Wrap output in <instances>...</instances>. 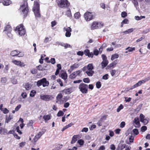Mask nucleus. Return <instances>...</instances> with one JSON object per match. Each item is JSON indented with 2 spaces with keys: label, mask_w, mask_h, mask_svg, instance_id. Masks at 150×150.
<instances>
[{
  "label": "nucleus",
  "mask_w": 150,
  "mask_h": 150,
  "mask_svg": "<svg viewBox=\"0 0 150 150\" xmlns=\"http://www.w3.org/2000/svg\"><path fill=\"white\" fill-rule=\"evenodd\" d=\"M58 6L61 8L67 7L69 5L67 0H60L57 3Z\"/></svg>",
  "instance_id": "nucleus-9"
},
{
  "label": "nucleus",
  "mask_w": 150,
  "mask_h": 150,
  "mask_svg": "<svg viewBox=\"0 0 150 150\" xmlns=\"http://www.w3.org/2000/svg\"><path fill=\"white\" fill-rule=\"evenodd\" d=\"M140 121L144 125H146L148 122V119L145 118L144 116L142 114L140 115Z\"/></svg>",
  "instance_id": "nucleus-16"
},
{
  "label": "nucleus",
  "mask_w": 150,
  "mask_h": 150,
  "mask_svg": "<svg viewBox=\"0 0 150 150\" xmlns=\"http://www.w3.org/2000/svg\"><path fill=\"white\" fill-rule=\"evenodd\" d=\"M128 21L127 19L124 20L121 23V27H122L124 24H128Z\"/></svg>",
  "instance_id": "nucleus-36"
},
{
  "label": "nucleus",
  "mask_w": 150,
  "mask_h": 150,
  "mask_svg": "<svg viewBox=\"0 0 150 150\" xmlns=\"http://www.w3.org/2000/svg\"><path fill=\"white\" fill-rule=\"evenodd\" d=\"M134 30L133 28H131L128 29L127 30L123 32V33L125 34H127L129 33L132 32Z\"/></svg>",
  "instance_id": "nucleus-33"
},
{
  "label": "nucleus",
  "mask_w": 150,
  "mask_h": 150,
  "mask_svg": "<svg viewBox=\"0 0 150 150\" xmlns=\"http://www.w3.org/2000/svg\"><path fill=\"white\" fill-rule=\"evenodd\" d=\"M145 17L144 16H135L134 17L135 19L137 20H139L142 19V18H144Z\"/></svg>",
  "instance_id": "nucleus-38"
},
{
  "label": "nucleus",
  "mask_w": 150,
  "mask_h": 150,
  "mask_svg": "<svg viewBox=\"0 0 150 150\" xmlns=\"http://www.w3.org/2000/svg\"><path fill=\"white\" fill-rule=\"evenodd\" d=\"M100 6L102 8L104 9L105 8V4L104 3H100Z\"/></svg>",
  "instance_id": "nucleus-58"
},
{
  "label": "nucleus",
  "mask_w": 150,
  "mask_h": 150,
  "mask_svg": "<svg viewBox=\"0 0 150 150\" xmlns=\"http://www.w3.org/2000/svg\"><path fill=\"white\" fill-rule=\"evenodd\" d=\"M64 115L63 112L61 110L59 111L58 112L57 114V116L58 117H60L61 116H63Z\"/></svg>",
  "instance_id": "nucleus-50"
},
{
  "label": "nucleus",
  "mask_w": 150,
  "mask_h": 150,
  "mask_svg": "<svg viewBox=\"0 0 150 150\" xmlns=\"http://www.w3.org/2000/svg\"><path fill=\"white\" fill-rule=\"evenodd\" d=\"M80 65L79 63H75L70 67V69L68 70V72L71 73V72L75 69L78 68Z\"/></svg>",
  "instance_id": "nucleus-17"
},
{
  "label": "nucleus",
  "mask_w": 150,
  "mask_h": 150,
  "mask_svg": "<svg viewBox=\"0 0 150 150\" xmlns=\"http://www.w3.org/2000/svg\"><path fill=\"white\" fill-rule=\"evenodd\" d=\"M33 122V120H31L29 121L27 123V126L28 127H31L32 126Z\"/></svg>",
  "instance_id": "nucleus-52"
},
{
  "label": "nucleus",
  "mask_w": 150,
  "mask_h": 150,
  "mask_svg": "<svg viewBox=\"0 0 150 150\" xmlns=\"http://www.w3.org/2000/svg\"><path fill=\"white\" fill-rule=\"evenodd\" d=\"M36 68L38 70L40 71H42L45 70V69L42 67V66L41 65H40L38 66H37Z\"/></svg>",
  "instance_id": "nucleus-48"
},
{
  "label": "nucleus",
  "mask_w": 150,
  "mask_h": 150,
  "mask_svg": "<svg viewBox=\"0 0 150 150\" xmlns=\"http://www.w3.org/2000/svg\"><path fill=\"white\" fill-rule=\"evenodd\" d=\"M13 118V116L11 114H9V115H6V117L5 122L8 123Z\"/></svg>",
  "instance_id": "nucleus-21"
},
{
  "label": "nucleus",
  "mask_w": 150,
  "mask_h": 150,
  "mask_svg": "<svg viewBox=\"0 0 150 150\" xmlns=\"http://www.w3.org/2000/svg\"><path fill=\"white\" fill-rule=\"evenodd\" d=\"M61 77L64 80L66 79L67 78V74L66 72H63L61 74Z\"/></svg>",
  "instance_id": "nucleus-29"
},
{
  "label": "nucleus",
  "mask_w": 150,
  "mask_h": 150,
  "mask_svg": "<svg viewBox=\"0 0 150 150\" xmlns=\"http://www.w3.org/2000/svg\"><path fill=\"white\" fill-rule=\"evenodd\" d=\"M125 122L123 121L121 123L120 125V127L121 128H122L125 127Z\"/></svg>",
  "instance_id": "nucleus-63"
},
{
  "label": "nucleus",
  "mask_w": 150,
  "mask_h": 150,
  "mask_svg": "<svg viewBox=\"0 0 150 150\" xmlns=\"http://www.w3.org/2000/svg\"><path fill=\"white\" fill-rule=\"evenodd\" d=\"M150 79V76L147 77L145 78L144 79L140 81H138L136 84L130 87H127L124 90V92L126 93L129 91L130 90L133 89V88H136L137 87L140 86L142 83H144L148 81Z\"/></svg>",
  "instance_id": "nucleus-1"
},
{
  "label": "nucleus",
  "mask_w": 150,
  "mask_h": 150,
  "mask_svg": "<svg viewBox=\"0 0 150 150\" xmlns=\"http://www.w3.org/2000/svg\"><path fill=\"white\" fill-rule=\"evenodd\" d=\"M40 98L42 100L45 101H49L52 100L53 98V97L52 96L45 95H40Z\"/></svg>",
  "instance_id": "nucleus-14"
},
{
  "label": "nucleus",
  "mask_w": 150,
  "mask_h": 150,
  "mask_svg": "<svg viewBox=\"0 0 150 150\" xmlns=\"http://www.w3.org/2000/svg\"><path fill=\"white\" fill-rule=\"evenodd\" d=\"M74 17L76 19H79L80 17V14L79 12L76 13L74 15Z\"/></svg>",
  "instance_id": "nucleus-40"
},
{
  "label": "nucleus",
  "mask_w": 150,
  "mask_h": 150,
  "mask_svg": "<svg viewBox=\"0 0 150 150\" xmlns=\"http://www.w3.org/2000/svg\"><path fill=\"white\" fill-rule=\"evenodd\" d=\"M15 30L20 36L24 35L26 33V30L22 24H21L17 26Z\"/></svg>",
  "instance_id": "nucleus-3"
},
{
  "label": "nucleus",
  "mask_w": 150,
  "mask_h": 150,
  "mask_svg": "<svg viewBox=\"0 0 150 150\" xmlns=\"http://www.w3.org/2000/svg\"><path fill=\"white\" fill-rule=\"evenodd\" d=\"M87 70H93V64H89L87 66Z\"/></svg>",
  "instance_id": "nucleus-31"
},
{
  "label": "nucleus",
  "mask_w": 150,
  "mask_h": 150,
  "mask_svg": "<svg viewBox=\"0 0 150 150\" xmlns=\"http://www.w3.org/2000/svg\"><path fill=\"white\" fill-rule=\"evenodd\" d=\"M103 26V24L101 23L98 22L96 21L93 22L91 26L92 30H94L101 28Z\"/></svg>",
  "instance_id": "nucleus-8"
},
{
  "label": "nucleus",
  "mask_w": 150,
  "mask_h": 150,
  "mask_svg": "<svg viewBox=\"0 0 150 150\" xmlns=\"http://www.w3.org/2000/svg\"><path fill=\"white\" fill-rule=\"evenodd\" d=\"M7 81L6 79V78L3 77L1 78V83H5Z\"/></svg>",
  "instance_id": "nucleus-49"
},
{
  "label": "nucleus",
  "mask_w": 150,
  "mask_h": 150,
  "mask_svg": "<svg viewBox=\"0 0 150 150\" xmlns=\"http://www.w3.org/2000/svg\"><path fill=\"white\" fill-rule=\"evenodd\" d=\"M125 101L126 102H129L132 99L130 97H129L128 98L127 97H125Z\"/></svg>",
  "instance_id": "nucleus-62"
},
{
  "label": "nucleus",
  "mask_w": 150,
  "mask_h": 150,
  "mask_svg": "<svg viewBox=\"0 0 150 150\" xmlns=\"http://www.w3.org/2000/svg\"><path fill=\"white\" fill-rule=\"evenodd\" d=\"M33 10L36 17H40V15L39 12V4L38 2H34Z\"/></svg>",
  "instance_id": "nucleus-4"
},
{
  "label": "nucleus",
  "mask_w": 150,
  "mask_h": 150,
  "mask_svg": "<svg viewBox=\"0 0 150 150\" xmlns=\"http://www.w3.org/2000/svg\"><path fill=\"white\" fill-rule=\"evenodd\" d=\"M32 86V84L30 83H27L25 84V87L27 90H30Z\"/></svg>",
  "instance_id": "nucleus-23"
},
{
  "label": "nucleus",
  "mask_w": 150,
  "mask_h": 150,
  "mask_svg": "<svg viewBox=\"0 0 150 150\" xmlns=\"http://www.w3.org/2000/svg\"><path fill=\"white\" fill-rule=\"evenodd\" d=\"M108 64L105 63H103V62H101V68L103 69H104L106 66Z\"/></svg>",
  "instance_id": "nucleus-53"
},
{
  "label": "nucleus",
  "mask_w": 150,
  "mask_h": 150,
  "mask_svg": "<svg viewBox=\"0 0 150 150\" xmlns=\"http://www.w3.org/2000/svg\"><path fill=\"white\" fill-rule=\"evenodd\" d=\"M126 144H120L119 146V148L120 150H122L125 148Z\"/></svg>",
  "instance_id": "nucleus-37"
},
{
  "label": "nucleus",
  "mask_w": 150,
  "mask_h": 150,
  "mask_svg": "<svg viewBox=\"0 0 150 150\" xmlns=\"http://www.w3.org/2000/svg\"><path fill=\"white\" fill-rule=\"evenodd\" d=\"M43 118L45 121H47L50 119V116L49 115H45L43 117Z\"/></svg>",
  "instance_id": "nucleus-35"
},
{
  "label": "nucleus",
  "mask_w": 150,
  "mask_h": 150,
  "mask_svg": "<svg viewBox=\"0 0 150 150\" xmlns=\"http://www.w3.org/2000/svg\"><path fill=\"white\" fill-rule=\"evenodd\" d=\"M77 143L81 146L83 145L84 143V142L82 139H79L77 141Z\"/></svg>",
  "instance_id": "nucleus-43"
},
{
  "label": "nucleus",
  "mask_w": 150,
  "mask_h": 150,
  "mask_svg": "<svg viewBox=\"0 0 150 150\" xmlns=\"http://www.w3.org/2000/svg\"><path fill=\"white\" fill-rule=\"evenodd\" d=\"M12 30V28L10 25H7L5 28L4 31L6 32L8 36L10 38L12 37V35L11 34V32Z\"/></svg>",
  "instance_id": "nucleus-11"
},
{
  "label": "nucleus",
  "mask_w": 150,
  "mask_h": 150,
  "mask_svg": "<svg viewBox=\"0 0 150 150\" xmlns=\"http://www.w3.org/2000/svg\"><path fill=\"white\" fill-rule=\"evenodd\" d=\"M84 53L86 55L88 56V57H92L93 56V54L92 52L90 53L89 50L88 49L84 51Z\"/></svg>",
  "instance_id": "nucleus-22"
},
{
  "label": "nucleus",
  "mask_w": 150,
  "mask_h": 150,
  "mask_svg": "<svg viewBox=\"0 0 150 150\" xmlns=\"http://www.w3.org/2000/svg\"><path fill=\"white\" fill-rule=\"evenodd\" d=\"M117 60H115L112 63L110 64L109 65V67H114L115 66L116 64H117Z\"/></svg>",
  "instance_id": "nucleus-30"
},
{
  "label": "nucleus",
  "mask_w": 150,
  "mask_h": 150,
  "mask_svg": "<svg viewBox=\"0 0 150 150\" xmlns=\"http://www.w3.org/2000/svg\"><path fill=\"white\" fill-rule=\"evenodd\" d=\"M66 15L68 17H70L71 16L70 9L68 10L66 12Z\"/></svg>",
  "instance_id": "nucleus-41"
},
{
  "label": "nucleus",
  "mask_w": 150,
  "mask_h": 150,
  "mask_svg": "<svg viewBox=\"0 0 150 150\" xmlns=\"http://www.w3.org/2000/svg\"><path fill=\"white\" fill-rule=\"evenodd\" d=\"M21 105L20 104L19 105L17 106H16L15 108L16 111H18L19 110V109L21 108Z\"/></svg>",
  "instance_id": "nucleus-60"
},
{
  "label": "nucleus",
  "mask_w": 150,
  "mask_h": 150,
  "mask_svg": "<svg viewBox=\"0 0 150 150\" xmlns=\"http://www.w3.org/2000/svg\"><path fill=\"white\" fill-rule=\"evenodd\" d=\"M81 71L80 70H78L70 74L69 78L71 79H73L75 78L77 76H81Z\"/></svg>",
  "instance_id": "nucleus-13"
},
{
  "label": "nucleus",
  "mask_w": 150,
  "mask_h": 150,
  "mask_svg": "<svg viewBox=\"0 0 150 150\" xmlns=\"http://www.w3.org/2000/svg\"><path fill=\"white\" fill-rule=\"evenodd\" d=\"M36 93V91L35 90L31 91L30 94V96L32 97H33Z\"/></svg>",
  "instance_id": "nucleus-39"
},
{
  "label": "nucleus",
  "mask_w": 150,
  "mask_h": 150,
  "mask_svg": "<svg viewBox=\"0 0 150 150\" xmlns=\"http://www.w3.org/2000/svg\"><path fill=\"white\" fill-rule=\"evenodd\" d=\"M123 108V106L122 104H121L120 106L117 109V112H119L120 110L122 109Z\"/></svg>",
  "instance_id": "nucleus-46"
},
{
  "label": "nucleus",
  "mask_w": 150,
  "mask_h": 150,
  "mask_svg": "<svg viewBox=\"0 0 150 150\" xmlns=\"http://www.w3.org/2000/svg\"><path fill=\"white\" fill-rule=\"evenodd\" d=\"M94 13L93 12H87L84 14L85 19L86 21H89L92 20L94 17Z\"/></svg>",
  "instance_id": "nucleus-7"
},
{
  "label": "nucleus",
  "mask_w": 150,
  "mask_h": 150,
  "mask_svg": "<svg viewBox=\"0 0 150 150\" xmlns=\"http://www.w3.org/2000/svg\"><path fill=\"white\" fill-rule=\"evenodd\" d=\"M133 122L135 124L134 125L135 127L139 128L140 126V124L138 117L135 118L133 120Z\"/></svg>",
  "instance_id": "nucleus-20"
},
{
  "label": "nucleus",
  "mask_w": 150,
  "mask_h": 150,
  "mask_svg": "<svg viewBox=\"0 0 150 150\" xmlns=\"http://www.w3.org/2000/svg\"><path fill=\"white\" fill-rule=\"evenodd\" d=\"M20 52H18L17 50H15L12 51L11 53V55L12 56H18V57H23L24 55V54L22 53L21 54H19Z\"/></svg>",
  "instance_id": "nucleus-18"
},
{
  "label": "nucleus",
  "mask_w": 150,
  "mask_h": 150,
  "mask_svg": "<svg viewBox=\"0 0 150 150\" xmlns=\"http://www.w3.org/2000/svg\"><path fill=\"white\" fill-rule=\"evenodd\" d=\"M119 57V55L117 54H112L111 57V59L112 60H113L115 59H117Z\"/></svg>",
  "instance_id": "nucleus-32"
},
{
  "label": "nucleus",
  "mask_w": 150,
  "mask_h": 150,
  "mask_svg": "<svg viewBox=\"0 0 150 150\" xmlns=\"http://www.w3.org/2000/svg\"><path fill=\"white\" fill-rule=\"evenodd\" d=\"M31 72L33 74H36L37 72V71L35 69H33L31 71Z\"/></svg>",
  "instance_id": "nucleus-55"
},
{
  "label": "nucleus",
  "mask_w": 150,
  "mask_h": 150,
  "mask_svg": "<svg viewBox=\"0 0 150 150\" xmlns=\"http://www.w3.org/2000/svg\"><path fill=\"white\" fill-rule=\"evenodd\" d=\"M132 132L135 135H137L139 134V132L138 129H134L132 131Z\"/></svg>",
  "instance_id": "nucleus-45"
},
{
  "label": "nucleus",
  "mask_w": 150,
  "mask_h": 150,
  "mask_svg": "<svg viewBox=\"0 0 150 150\" xmlns=\"http://www.w3.org/2000/svg\"><path fill=\"white\" fill-rule=\"evenodd\" d=\"M78 135H74L72 137L71 143L72 144L75 143L77 141V138L78 137Z\"/></svg>",
  "instance_id": "nucleus-26"
},
{
  "label": "nucleus",
  "mask_w": 150,
  "mask_h": 150,
  "mask_svg": "<svg viewBox=\"0 0 150 150\" xmlns=\"http://www.w3.org/2000/svg\"><path fill=\"white\" fill-rule=\"evenodd\" d=\"M28 6L27 2H25L23 4L21 5L19 11L21 12L22 14L25 17H26L28 12Z\"/></svg>",
  "instance_id": "nucleus-2"
},
{
  "label": "nucleus",
  "mask_w": 150,
  "mask_h": 150,
  "mask_svg": "<svg viewBox=\"0 0 150 150\" xmlns=\"http://www.w3.org/2000/svg\"><path fill=\"white\" fill-rule=\"evenodd\" d=\"M4 114H7L9 112V110L6 108H4L2 110Z\"/></svg>",
  "instance_id": "nucleus-44"
},
{
  "label": "nucleus",
  "mask_w": 150,
  "mask_h": 150,
  "mask_svg": "<svg viewBox=\"0 0 150 150\" xmlns=\"http://www.w3.org/2000/svg\"><path fill=\"white\" fill-rule=\"evenodd\" d=\"M79 88L82 93H87L88 92V86L83 83H81L79 86Z\"/></svg>",
  "instance_id": "nucleus-6"
},
{
  "label": "nucleus",
  "mask_w": 150,
  "mask_h": 150,
  "mask_svg": "<svg viewBox=\"0 0 150 150\" xmlns=\"http://www.w3.org/2000/svg\"><path fill=\"white\" fill-rule=\"evenodd\" d=\"M101 56L103 59V61L102 62L108 64V62L106 56L104 54H102Z\"/></svg>",
  "instance_id": "nucleus-24"
},
{
  "label": "nucleus",
  "mask_w": 150,
  "mask_h": 150,
  "mask_svg": "<svg viewBox=\"0 0 150 150\" xmlns=\"http://www.w3.org/2000/svg\"><path fill=\"white\" fill-rule=\"evenodd\" d=\"M7 133L6 130L4 128L0 127V134H4Z\"/></svg>",
  "instance_id": "nucleus-34"
},
{
  "label": "nucleus",
  "mask_w": 150,
  "mask_h": 150,
  "mask_svg": "<svg viewBox=\"0 0 150 150\" xmlns=\"http://www.w3.org/2000/svg\"><path fill=\"white\" fill-rule=\"evenodd\" d=\"M125 50H127V51H126L125 52V53H127L128 52H132L133 51H134L135 50V48L134 47H128L126 48Z\"/></svg>",
  "instance_id": "nucleus-28"
},
{
  "label": "nucleus",
  "mask_w": 150,
  "mask_h": 150,
  "mask_svg": "<svg viewBox=\"0 0 150 150\" xmlns=\"http://www.w3.org/2000/svg\"><path fill=\"white\" fill-rule=\"evenodd\" d=\"M111 75L112 76H114L116 72V70H112L111 71Z\"/></svg>",
  "instance_id": "nucleus-61"
},
{
  "label": "nucleus",
  "mask_w": 150,
  "mask_h": 150,
  "mask_svg": "<svg viewBox=\"0 0 150 150\" xmlns=\"http://www.w3.org/2000/svg\"><path fill=\"white\" fill-rule=\"evenodd\" d=\"M49 84L48 81H47L45 78H43L42 79L38 81L37 83V85L39 87L42 85L43 87L48 86Z\"/></svg>",
  "instance_id": "nucleus-5"
},
{
  "label": "nucleus",
  "mask_w": 150,
  "mask_h": 150,
  "mask_svg": "<svg viewBox=\"0 0 150 150\" xmlns=\"http://www.w3.org/2000/svg\"><path fill=\"white\" fill-rule=\"evenodd\" d=\"M94 72L93 70H87L86 71V73L87 75L89 76H92L94 74Z\"/></svg>",
  "instance_id": "nucleus-25"
},
{
  "label": "nucleus",
  "mask_w": 150,
  "mask_h": 150,
  "mask_svg": "<svg viewBox=\"0 0 150 150\" xmlns=\"http://www.w3.org/2000/svg\"><path fill=\"white\" fill-rule=\"evenodd\" d=\"M64 91L67 94H70L71 92V89L70 88L65 89Z\"/></svg>",
  "instance_id": "nucleus-42"
},
{
  "label": "nucleus",
  "mask_w": 150,
  "mask_h": 150,
  "mask_svg": "<svg viewBox=\"0 0 150 150\" xmlns=\"http://www.w3.org/2000/svg\"><path fill=\"white\" fill-rule=\"evenodd\" d=\"M46 129H42V131L41 132H39L37 135H36L33 140L35 142H36L38 139L41 137V136L43 135L46 132Z\"/></svg>",
  "instance_id": "nucleus-12"
},
{
  "label": "nucleus",
  "mask_w": 150,
  "mask_h": 150,
  "mask_svg": "<svg viewBox=\"0 0 150 150\" xmlns=\"http://www.w3.org/2000/svg\"><path fill=\"white\" fill-rule=\"evenodd\" d=\"M121 15L122 17L125 18L127 16V13L125 12H123L121 13Z\"/></svg>",
  "instance_id": "nucleus-59"
},
{
  "label": "nucleus",
  "mask_w": 150,
  "mask_h": 150,
  "mask_svg": "<svg viewBox=\"0 0 150 150\" xmlns=\"http://www.w3.org/2000/svg\"><path fill=\"white\" fill-rule=\"evenodd\" d=\"M141 131L142 132H144L147 129V127L145 126L142 127L141 128Z\"/></svg>",
  "instance_id": "nucleus-57"
},
{
  "label": "nucleus",
  "mask_w": 150,
  "mask_h": 150,
  "mask_svg": "<svg viewBox=\"0 0 150 150\" xmlns=\"http://www.w3.org/2000/svg\"><path fill=\"white\" fill-rule=\"evenodd\" d=\"M83 81L86 83H89L90 82V80L88 78H85L83 79Z\"/></svg>",
  "instance_id": "nucleus-54"
},
{
  "label": "nucleus",
  "mask_w": 150,
  "mask_h": 150,
  "mask_svg": "<svg viewBox=\"0 0 150 150\" xmlns=\"http://www.w3.org/2000/svg\"><path fill=\"white\" fill-rule=\"evenodd\" d=\"M62 93H60L58 94L56 97V102L59 104H61L63 103L64 101H66L67 100H64L62 98Z\"/></svg>",
  "instance_id": "nucleus-10"
},
{
  "label": "nucleus",
  "mask_w": 150,
  "mask_h": 150,
  "mask_svg": "<svg viewBox=\"0 0 150 150\" xmlns=\"http://www.w3.org/2000/svg\"><path fill=\"white\" fill-rule=\"evenodd\" d=\"M61 45L62 46L66 48L70 47H71V46L70 45L68 44L67 43L62 44H61Z\"/></svg>",
  "instance_id": "nucleus-51"
},
{
  "label": "nucleus",
  "mask_w": 150,
  "mask_h": 150,
  "mask_svg": "<svg viewBox=\"0 0 150 150\" xmlns=\"http://www.w3.org/2000/svg\"><path fill=\"white\" fill-rule=\"evenodd\" d=\"M63 30L64 32L66 31L65 35L66 37H70L71 35V32L72 30L71 28L70 27H64L63 28Z\"/></svg>",
  "instance_id": "nucleus-15"
},
{
  "label": "nucleus",
  "mask_w": 150,
  "mask_h": 150,
  "mask_svg": "<svg viewBox=\"0 0 150 150\" xmlns=\"http://www.w3.org/2000/svg\"><path fill=\"white\" fill-rule=\"evenodd\" d=\"M57 23V22L55 21H52L51 22V26L52 27H53Z\"/></svg>",
  "instance_id": "nucleus-56"
},
{
  "label": "nucleus",
  "mask_w": 150,
  "mask_h": 150,
  "mask_svg": "<svg viewBox=\"0 0 150 150\" xmlns=\"http://www.w3.org/2000/svg\"><path fill=\"white\" fill-rule=\"evenodd\" d=\"M108 74H106L103 76L102 78L104 80H107L108 79Z\"/></svg>",
  "instance_id": "nucleus-64"
},
{
  "label": "nucleus",
  "mask_w": 150,
  "mask_h": 150,
  "mask_svg": "<svg viewBox=\"0 0 150 150\" xmlns=\"http://www.w3.org/2000/svg\"><path fill=\"white\" fill-rule=\"evenodd\" d=\"M96 88H99L101 86V83L100 81H98L96 83Z\"/></svg>",
  "instance_id": "nucleus-47"
},
{
  "label": "nucleus",
  "mask_w": 150,
  "mask_h": 150,
  "mask_svg": "<svg viewBox=\"0 0 150 150\" xmlns=\"http://www.w3.org/2000/svg\"><path fill=\"white\" fill-rule=\"evenodd\" d=\"M12 62L16 65L19 66L21 67H24L25 64L20 61L14 60L12 61Z\"/></svg>",
  "instance_id": "nucleus-19"
},
{
  "label": "nucleus",
  "mask_w": 150,
  "mask_h": 150,
  "mask_svg": "<svg viewBox=\"0 0 150 150\" xmlns=\"http://www.w3.org/2000/svg\"><path fill=\"white\" fill-rule=\"evenodd\" d=\"M11 3V1L10 0H4L3 4L4 5L8 6Z\"/></svg>",
  "instance_id": "nucleus-27"
}]
</instances>
